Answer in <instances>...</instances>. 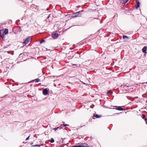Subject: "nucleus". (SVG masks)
Wrapping results in <instances>:
<instances>
[{
    "mask_svg": "<svg viewBox=\"0 0 147 147\" xmlns=\"http://www.w3.org/2000/svg\"><path fill=\"white\" fill-rule=\"evenodd\" d=\"M30 36L26 38L24 41L23 42V43L25 44V45L27 44L30 41Z\"/></svg>",
    "mask_w": 147,
    "mask_h": 147,
    "instance_id": "1",
    "label": "nucleus"
},
{
    "mask_svg": "<svg viewBox=\"0 0 147 147\" xmlns=\"http://www.w3.org/2000/svg\"><path fill=\"white\" fill-rule=\"evenodd\" d=\"M80 147H90L86 143H81L80 144Z\"/></svg>",
    "mask_w": 147,
    "mask_h": 147,
    "instance_id": "2",
    "label": "nucleus"
},
{
    "mask_svg": "<svg viewBox=\"0 0 147 147\" xmlns=\"http://www.w3.org/2000/svg\"><path fill=\"white\" fill-rule=\"evenodd\" d=\"M52 36L54 39H56L58 37V34L57 33H54L52 34Z\"/></svg>",
    "mask_w": 147,
    "mask_h": 147,
    "instance_id": "3",
    "label": "nucleus"
},
{
    "mask_svg": "<svg viewBox=\"0 0 147 147\" xmlns=\"http://www.w3.org/2000/svg\"><path fill=\"white\" fill-rule=\"evenodd\" d=\"M101 117V115H99L98 114H94L93 115V119H95V118L94 117H96V118H99L100 117Z\"/></svg>",
    "mask_w": 147,
    "mask_h": 147,
    "instance_id": "4",
    "label": "nucleus"
},
{
    "mask_svg": "<svg viewBox=\"0 0 147 147\" xmlns=\"http://www.w3.org/2000/svg\"><path fill=\"white\" fill-rule=\"evenodd\" d=\"M0 33L1 34V36L2 38V39H3L4 37V32L3 30H1L0 31Z\"/></svg>",
    "mask_w": 147,
    "mask_h": 147,
    "instance_id": "5",
    "label": "nucleus"
},
{
    "mask_svg": "<svg viewBox=\"0 0 147 147\" xmlns=\"http://www.w3.org/2000/svg\"><path fill=\"white\" fill-rule=\"evenodd\" d=\"M147 49V46H145L142 49V52L144 53H146V51Z\"/></svg>",
    "mask_w": 147,
    "mask_h": 147,
    "instance_id": "6",
    "label": "nucleus"
},
{
    "mask_svg": "<svg viewBox=\"0 0 147 147\" xmlns=\"http://www.w3.org/2000/svg\"><path fill=\"white\" fill-rule=\"evenodd\" d=\"M136 8L137 9L139 7L140 5V3L137 0H136Z\"/></svg>",
    "mask_w": 147,
    "mask_h": 147,
    "instance_id": "7",
    "label": "nucleus"
},
{
    "mask_svg": "<svg viewBox=\"0 0 147 147\" xmlns=\"http://www.w3.org/2000/svg\"><path fill=\"white\" fill-rule=\"evenodd\" d=\"M129 0H120L121 3L122 4H125Z\"/></svg>",
    "mask_w": 147,
    "mask_h": 147,
    "instance_id": "8",
    "label": "nucleus"
},
{
    "mask_svg": "<svg viewBox=\"0 0 147 147\" xmlns=\"http://www.w3.org/2000/svg\"><path fill=\"white\" fill-rule=\"evenodd\" d=\"M116 109L117 110H119V111H123V110H125L124 109H123V108H122L121 107H120V106L117 107V109Z\"/></svg>",
    "mask_w": 147,
    "mask_h": 147,
    "instance_id": "9",
    "label": "nucleus"
},
{
    "mask_svg": "<svg viewBox=\"0 0 147 147\" xmlns=\"http://www.w3.org/2000/svg\"><path fill=\"white\" fill-rule=\"evenodd\" d=\"M8 29H5V31H3L4 33H5V34H6L8 33Z\"/></svg>",
    "mask_w": 147,
    "mask_h": 147,
    "instance_id": "10",
    "label": "nucleus"
},
{
    "mask_svg": "<svg viewBox=\"0 0 147 147\" xmlns=\"http://www.w3.org/2000/svg\"><path fill=\"white\" fill-rule=\"evenodd\" d=\"M49 90L48 88H45L43 90L42 92H48Z\"/></svg>",
    "mask_w": 147,
    "mask_h": 147,
    "instance_id": "11",
    "label": "nucleus"
},
{
    "mask_svg": "<svg viewBox=\"0 0 147 147\" xmlns=\"http://www.w3.org/2000/svg\"><path fill=\"white\" fill-rule=\"evenodd\" d=\"M80 12V11H79V12H76V13H75V14H73V17H76L77 16L76 15L74 16V15H75V14L78 15V13H79Z\"/></svg>",
    "mask_w": 147,
    "mask_h": 147,
    "instance_id": "12",
    "label": "nucleus"
},
{
    "mask_svg": "<svg viewBox=\"0 0 147 147\" xmlns=\"http://www.w3.org/2000/svg\"><path fill=\"white\" fill-rule=\"evenodd\" d=\"M40 80V79L39 78H37L33 80V81H35L36 82H38Z\"/></svg>",
    "mask_w": 147,
    "mask_h": 147,
    "instance_id": "13",
    "label": "nucleus"
},
{
    "mask_svg": "<svg viewBox=\"0 0 147 147\" xmlns=\"http://www.w3.org/2000/svg\"><path fill=\"white\" fill-rule=\"evenodd\" d=\"M123 38L124 39H125L126 38L128 39L129 38L127 36L125 35H123Z\"/></svg>",
    "mask_w": 147,
    "mask_h": 147,
    "instance_id": "14",
    "label": "nucleus"
},
{
    "mask_svg": "<svg viewBox=\"0 0 147 147\" xmlns=\"http://www.w3.org/2000/svg\"><path fill=\"white\" fill-rule=\"evenodd\" d=\"M50 142L51 143H53L54 142V140L53 138H51V140H50Z\"/></svg>",
    "mask_w": 147,
    "mask_h": 147,
    "instance_id": "15",
    "label": "nucleus"
},
{
    "mask_svg": "<svg viewBox=\"0 0 147 147\" xmlns=\"http://www.w3.org/2000/svg\"><path fill=\"white\" fill-rule=\"evenodd\" d=\"M59 127H57L53 129L55 130V131H56V130H57L58 128H59Z\"/></svg>",
    "mask_w": 147,
    "mask_h": 147,
    "instance_id": "16",
    "label": "nucleus"
},
{
    "mask_svg": "<svg viewBox=\"0 0 147 147\" xmlns=\"http://www.w3.org/2000/svg\"><path fill=\"white\" fill-rule=\"evenodd\" d=\"M142 118L143 119H144L145 117V115L144 114L142 115Z\"/></svg>",
    "mask_w": 147,
    "mask_h": 147,
    "instance_id": "17",
    "label": "nucleus"
},
{
    "mask_svg": "<svg viewBox=\"0 0 147 147\" xmlns=\"http://www.w3.org/2000/svg\"><path fill=\"white\" fill-rule=\"evenodd\" d=\"M41 145H40L38 144H37V145H35L33 146H38V147H40Z\"/></svg>",
    "mask_w": 147,
    "mask_h": 147,
    "instance_id": "18",
    "label": "nucleus"
},
{
    "mask_svg": "<svg viewBox=\"0 0 147 147\" xmlns=\"http://www.w3.org/2000/svg\"><path fill=\"white\" fill-rule=\"evenodd\" d=\"M43 94L44 95H46L48 94L49 92H42Z\"/></svg>",
    "mask_w": 147,
    "mask_h": 147,
    "instance_id": "19",
    "label": "nucleus"
},
{
    "mask_svg": "<svg viewBox=\"0 0 147 147\" xmlns=\"http://www.w3.org/2000/svg\"><path fill=\"white\" fill-rule=\"evenodd\" d=\"M80 145H77V146H72L71 147H80Z\"/></svg>",
    "mask_w": 147,
    "mask_h": 147,
    "instance_id": "20",
    "label": "nucleus"
},
{
    "mask_svg": "<svg viewBox=\"0 0 147 147\" xmlns=\"http://www.w3.org/2000/svg\"><path fill=\"white\" fill-rule=\"evenodd\" d=\"M130 86V85L129 84H127L125 86H126L127 87H129Z\"/></svg>",
    "mask_w": 147,
    "mask_h": 147,
    "instance_id": "21",
    "label": "nucleus"
},
{
    "mask_svg": "<svg viewBox=\"0 0 147 147\" xmlns=\"http://www.w3.org/2000/svg\"><path fill=\"white\" fill-rule=\"evenodd\" d=\"M63 126H69L68 125L66 124H65L64 123L63 124Z\"/></svg>",
    "mask_w": 147,
    "mask_h": 147,
    "instance_id": "22",
    "label": "nucleus"
},
{
    "mask_svg": "<svg viewBox=\"0 0 147 147\" xmlns=\"http://www.w3.org/2000/svg\"><path fill=\"white\" fill-rule=\"evenodd\" d=\"M45 41L44 40H42L40 41V43H42L43 42H44Z\"/></svg>",
    "mask_w": 147,
    "mask_h": 147,
    "instance_id": "23",
    "label": "nucleus"
},
{
    "mask_svg": "<svg viewBox=\"0 0 147 147\" xmlns=\"http://www.w3.org/2000/svg\"><path fill=\"white\" fill-rule=\"evenodd\" d=\"M29 137L30 136H29L26 139V140H27L29 139Z\"/></svg>",
    "mask_w": 147,
    "mask_h": 147,
    "instance_id": "24",
    "label": "nucleus"
},
{
    "mask_svg": "<svg viewBox=\"0 0 147 147\" xmlns=\"http://www.w3.org/2000/svg\"><path fill=\"white\" fill-rule=\"evenodd\" d=\"M144 119L146 121H147V118H145Z\"/></svg>",
    "mask_w": 147,
    "mask_h": 147,
    "instance_id": "25",
    "label": "nucleus"
},
{
    "mask_svg": "<svg viewBox=\"0 0 147 147\" xmlns=\"http://www.w3.org/2000/svg\"><path fill=\"white\" fill-rule=\"evenodd\" d=\"M50 17V15H49V16H48V17H47V19H48V18H49Z\"/></svg>",
    "mask_w": 147,
    "mask_h": 147,
    "instance_id": "26",
    "label": "nucleus"
},
{
    "mask_svg": "<svg viewBox=\"0 0 147 147\" xmlns=\"http://www.w3.org/2000/svg\"><path fill=\"white\" fill-rule=\"evenodd\" d=\"M112 92H107V94H109L110 93H112Z\"/></svg>",
    "mask_w": 147,
    "mask_h": 147,
    "instance_id": "27",
    "label": "nucleus"
},
{
    "mask_svg": "<svg viewBox=\"0 0 147 147\" xmlns=\"http://www.w3.org/2000/svg\"><path fill=\"white\" fill-rule=\"evenodd\" d=\"M107 92H112L110 90H109L107 91Z\"/></svg>",
    "mask_w": 147,
    "mask_h": 147,
    "instance_id": "28",
    "label": "nucleus"
},
{
    "mask_svg": "<svg viewBox=\"0 0 147 147\" xmlns=\"http://www.w3.org/2000/svg\"><path fill=\"white\" fill-rule=\"evenodd\" d=\"M75 65V64H73V65Z\"/></svg>",
    "mask_w": 147,
    "mask_h": 147,
    "instance_id": "29",
    "label": "nucleus"
},
{
    "mask_svg": "<svg viewBox=\"0 0 147 147\" xmlns=\"http://www.w3.org/2000/svg\"><path fill=\"white\" fill-rule=\"evenodd\" d=\"M62 126V125H61L60 126Z\"/></svg>",
    "mask_w": 147,
    "mask_h": 147,
    "instance_id": "30",
    "label": "nucleus"
},
{
    "mask_svg": "<svg viewBox=\"0 0 147 147\" xmlns=\"http://www.w3.org/2000/svg\"><path fill=\"white\" fill-rule=\"evenodd\" d=\"M146 83L147 84V82Z\"/></svg>",
    "mask_w": 147,
    "mask_h": 147,
    "instance_id": "31",
    "label": "nucleus"
}]
</instances>
